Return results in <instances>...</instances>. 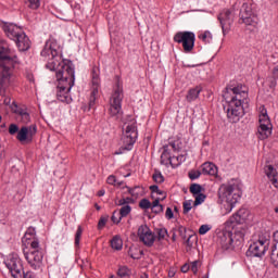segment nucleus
I'll return each mask as SVG.
<instances>
[{"label": "nucleus", "instance_id": "nucleus-1", "mask_svg": "<svg viewBox=\"0 0 278 278\" xmlns=\"http://www.w3.org/2000/svg\"><path fill=\"white\" fill-rule=\"evenodd\" d=\"M41 58H43V62H47L46 68L55 72L56 79H64V77L75 75L73 61L62 59V52L58 50V45L54 42H46L41 51Z\"/></svg>", "mask_w": 278, "mask_h": 278}, {"label": "nucleus", "instance_id": "nucleus-2", "mask_svg": "<svg viewBox=\"0 0 278 278\" xmlns=\"http://www.w3.org/2000/svg\"><path fill=\"white\" fill-rule=\"evenodd\" d=\"M249 98V88L239 84L236 87H227L224 99L227 101V118L229 123H238L244 116V108L242 104Z\"/></svg>", "mask_w": 278, "mask_h": 278}, {"label": "nucleus", "instance_id": "nucleus-3", "mask_svg": "<svg viewBox=\"0 0 278 278\" xmlns=\"http://www.w3.org/2000/svg\"><path fill=\"white\" fill-rule=\"evenodd\" d=\"M26 241L29 250L23 249L24 257L28 262L29 266L34 268V270H38V268H42V260L45 258V251L40 248V241L36 239V228L29 227L23 238V242Z\"/></svg>", "mask_w": 278, "mask_h": 278}, {"label": "nucleus", "instance_id": "nucleus-4", "mask_svg": "<svg viewBox=\"0 0 278 278\" xmlns=\"http://www.w3.org/2000/svg\"><path fill=\"white\" fill-rule=\"evenodd\" d=\"M5 266L13 278H36V275H34L33 271H25L23 261L16 254L9 256L5 261Z\"/></svg>", "mask_w": 278, "mask_h": 278}, {"label": "nucleus", "instance_id": "nucleus-5", "mask_svg": "<svg viewBox=\"0 0 278 278\" xmlns=\"http://www.w3.org/2000/svg\"><path fill=\"white\" fill-rule=\"evenodd\" d=\"M56 80L59 81L56 91L58 101H61V103H70L71 96L68 93L71 92V88L75 86V74Z\"/></svg>", "mask_w": 278, "mask_h": 278}, {"label": "nucleus", "instance_id": "nucleus-6", "mask_svg": "<svg viewBox=\"0 0 278 278\" xmlns=\"http://www.w3.org/2000/svg\"><path fill=\"white\" fill-rule=\"evenodd\" d=\"M233 185H222L218 189V198L222 203H226L228 212L233 210L236 203L240 199L239 194L233 193Z\"/></svg>", "mask_w": 278, "mask_h": 278}, {"label": "nucleus", "instance_id": "nucleus-7", "mask_svg": "<svg viewBox=\"0 0 278 278\" xmlns=\"http://www.w3.org/2000/svg\"><path fill=\"white\" fill-rule=\"evenodd\" d=\"M270 244V236L261 235L258 240L253 242L247 252V255L250 257H262L268 251V245Z\"/></svg>", "mask_w": 278, "mask_h": 278}, {"label": "nucleus", "instance_id": "nucleus-8", "mask_svg": "<svg viewBox=\"0 0 278 278\" xmlns=\"http://www.w3.org/2000/svg\"><path fill=\"white\" fill-rule=\"evenodd\" d=\"M258 123V138L260 140H266L273 134V124L270 117H268V111L264 106L261 108Z\"/></svg>", "mask_w": 278, "mask_h": 278}, {"label": "nucleus", "instance_id": "nucleus-9", "mask_svg": "<svg viewBox=\"0 0 278 278\" xmlns=\"http://www.w3.org/2000/svg\"><path fill=\"white\" fill-rule=\"evenodd\" d=\"M138 139V127L136 123L128 124L123 134V147L122 151H131L134 149V144H136V140Z\"/></svg>", "mask_w": 278, "mask_h": 278}, {"label": "nucleus", "instance_id": "nucleus-10", "mask_svg": "<svg viewBox=\"0 0 278 278\" xmlns=\"http://www.w3.org/2000/svg\"><path fill=\"white\" fill-rule=\"evenodd\" d=\"M197 37L192 31H178L174 36V42L182 45L185 53H190L194 49Z\"/></svg>", "mask_w": 278, "mask_h": 278}, {"label": "nucleus", "instance_id": "nucleus-11", "mask_svg": "<svg viewBox=\"0 0 278 278\" xmlns=\"http://www.w3.org/2000/svg\"><path fill=\"white\" fill-rule=\"evenodd\" d=\"M36 134H38V127L36 124L23 126L16 135V140L22 144H30V142L34 141V136H36Z\"/></svg>", "mask_w": 278, "mask_h": 278}, {"label": "nucleus", "instance_id": "nucleus-12", "mask_svg": "<svg viewBox=\"0 0 278 278\" xmlns=\"http://www.w3.org/2000/svg\"><path fill=\"white\" fill-rule=\"evenodd\" d=\"M122 103H123V87L117 85L111 98V108L110 114L111 116H118L122 112Z\"/></svg>", "mask_w": 278, "mask_h": 278}, {"label": "nucleus", "instance_id": "nucleus-13", "mask_svg": "<svg viewBox=\"0 0 278 278\" xmlns=\"http://www.w3.org/2000/svg\"><path fill=\"white\" fill-rule=\"evenodd\" d=\"M138 238L146 247H152L155 243V235L147 225H142L138 228Z\"/></svg>", "mask_w": 278, "mask_h": 278}, {"label": "nucleus", "instance_id": "nucleus-14", "mask_svg": "<svg viewBox=\"0 0 278 278\" xmlns=\"http://www.w3.org/2000/svg\"><path fill=\"white\" fill-rule=\"evenodd\" d=\"M218 21L223 29V35L227 36L231 31V25H233V14L229 10H224L219 13Z\"/></svg>", "mask_w": 278, "mask_h": 278}, {"label": "nucleus", "instance_id": "nucleus-15", "mask_svg": "<svg viewBox=\"0 0 278 278\" xmlns=\"http://www.w3.org/2000/svg\"><path fill=\"white\" fill-rule=\"evenodd\" d=\"M249 218V210L240 208L235 215H232L229 220L226 222V227H236V225H243Z\"/></svg>", "mask_w": 278, "mask_h": 278}, {"label": "nucleus", "instance_id": "nucleus-16", "mask_svg": "<svg viewBox=\"0 0 278 278\" xmlns=\"http://www.w3.org/2000/svg\"><path fill=\"white\" fill-rule=\"evenodd\" d=\"M97 94H99V74H97V72L93 70L92 71V88H91V93H90V98H89V106H88V111L91 108H94V103L97 101Z\"/></svg>", "mask_w": 278, "mask_h": 278}, {"label": "nucleus", "instance_id": "nucleus-17", "mask_svg": "<svg viewBox=\"0 0 278 278\" xmlns=\"http://www.w3.org/2000/svg\"><path fill=\"white\" fill-rule=\"evenodd\" d=\"M4 34L10 38L11 40H15L21 34H23V30L21 27L10 24V23H2L1 25Z\"/></svg>", "mask_w": 278, "mask_h": 278}, {"label": "nucleus", "instance_id": "nucleus-18", "mask_svg": "<svg viewBox=\"0 0 278 278\" xmlns=\"http://www.w3.org/2000/svg\"><path fill=\"white\" fill-rule=\"evenodd\" d=\"M218 240L222 248L227 251L231 249V245L233 244V232L229 230H223L218 236Z\"/></svg>", "mask_w": 278, "mask_h": 278}, {"label": "nucleus", "instance_id": "nucleus-19", "mask_svg": "<svg viewBox=\"0 0 278 278\" xmlns=\"http://www.w3.org/2000/svg\"><path fill=\"white\" fill-rule=\"evenodd\" d=\"M14 41L18 51H29L31 47V40L25 33L21 34Z\"/></svg>", "mask_w": 278, "mask_h": 278}, {"label": "nucleus", "instance_id": "nucleus-20", "mask_svg": "<svg viewBox=\"0 0 278 278\" xmlns=\"http://www.w3.org/2000/svg\"><path fill=\"white\" fill-rule=\"evenodd\" d=\"M264 172L267 175L268 179H270L273 186L278 188V177H277V169L273 165H266L264 167Z\"/></svg>", "mask_w": 278, "mask_h": 278}, {"label": "nucleus", "instance_id": "nucleus-21", "mask_svg": "<svg viewBox=\"0 0 278 278\" xmlns=\"http://www.w3.org/2000/svg\"><path fill=\"white\" fill-rule=\"evenodd\" d=\"M201 90L202 88L199 86L190 89L186 96L188 103H192V101H197V99H199V94H201Z\"/></svg>", "mask_w": 278, "mask_h": 278}, {"label": "nucleus", "instance_id": "nucleus-22", "mask_svg": "<svg viewBox=\"0 0 278 278\" xmlns=\"http://www.w3.org/2000/svg\"><path fill=\"white\" fill-rule=\"evenodd\" d=\"M240 21L244 25H257V16H255L253 13H247L244 15H239Z\"/></svg>", "mask_w": 278, "mask_h": 278}, {"label": "nucleus", "instance_id": "nucleus-23", "mask_svg": "<svg viewBox=\"0 0 278 278\" xmlns=\"http://www.w3.org/2000/svg\"><path fill=\"white\" fill-rule=\"evenodd\" d=\"M218 173V169L216 168V165L213 163H204L202 165V175H216Z\"/></svg>", "mask_w": 278, "mask_h": 278}, {"label": "nucleus", "instance_id": "nucleus-24", "mask_svg": "<svg viewBox=\"0 0 278 278\" xmlns=\"http://www.w3.org/2000/svg\"><path fill=\"white\" fill-rule=\"evenodd\" d=\"M111 249H114L115 251H121L123 249V239H121V236L116 235L112 238Z\"/></svg>", "mask_w": 278, "mask_h": 278}, {"label": "nucleus", "instance_id": "nucleus-25", "mask_svg": "<svg viewBox=\"0 0 278 278\" xmlns=\"http://www.w3.org/2000/svg\"><path fill=\"white\" fill-rule=\"evenodd\" d=\"M11 110L14 114H16L20 117H22L24 114H27V108L18 106V104H16V102H13Z\"/></svg>", "mask_w": 278, "mask_h": 278}, {"label": "nucleus", "instance_id": "nucleus-26", "mask_svg": "<svg viewBox=\"0 0 278 278\" xmlns=\"http://www.w3.org/2000/svg\"><path fill=\"white\" fill-rule=\"evenodd\" d=\"M151 211L153 214H162L164 212V205L160 204V199H155L152 202Z\"/></svg>", "mask_w": 278, "mask_h": 278}, {"label": "nucleus", "instance_id": "nucleus-27", "mask_svg": "<svg viewBox=\"0 0 278 278\" xmlns=\"http://www.w3.org/2000/svg\"><path fill=\"white\" fill-rule=\"evenodd\" d=\"M117 275L121 278L131 277V269H129V267H127V266H119L117 269Z\"/></svg>", "mask_w": 278, "mask_h": 278}, {"label": "nucleus", "instance_id": "nucleus-28", "mask_svg": "<svg viewBox=\"0 0 278 278\" xmlns=\"http://www.w3.org/2000/svg\"><path fill=\"white\" fill-rule=\"evenodd\" d=\"M244 14H253V7L252 4L249 3H243L241 9H240V13L239 16H242Z\"/></svg>", "mask_w": 278, "mask_h": 278}, {"label": "nucleus", "instance_id": "nucleus-29", "mask_svg": "<svg viewBox=\"0 0 278 278\" xmlns=\"http://www.w3.org/2000/svg\"><path fill=\"white\" fill-rule=\"evenodd\" d=\"M41 0H25V5L29 8V10H38L40 8Z\"/></svg>", "mask_w": 278, "mask_h": 278}, {"label": "nucleus", "instance_id": "nucleus-30", "mask_svg": "<svg viewBox=\"0 0 278 278\" xmlns=\"http://www.w3.org/2000/svg\"><path fill=\"white\" fill-rule=\"evenodd\" d=\"M118 214L121 218H126V216H129V214H131V206L129 204L122 206Z\"/></svg>", "mask_w": 278, "mask_h": 278}, {"label": "nucleus", "instance_id": "nucleus-31", "mask_svg": "<svg viewBox=\"0 0 278 278\" xmlns=\"http://www.w3.org/2000/svg\"><path fill=\"white\" fill-rule=\"evenodd\" d=\"M153 203L149 201V199L144 198L139 201V207L140 210H151Z\"/></svg>", "mask_w": 278, "mask_h": 278}, {"label": "nucleus", "instance_id": "nucleus-32", "mask_svg": "<svg viewBox=\"0 0 278 278\" xmlns=\"http://www.w3.org/2000/svg\"><path fill=\"white\" fill-rule=\"evenodd\" d=\"M202 191L203 187L199 184H191L189 188V192H191V194H201Z\"/></svg>", "mask_w": 278, "mask_h": 278}, {"label": "nucleus", "instance_id": "nucleus-33", "mask_svg": "<svg viewBox=\"0 0 278 278\" xmlns=\"http://www.w3.org/2000/svg\"><path fill=\"white\" fill-rule=\"evenodd\" d=\"M156 235L159 241L164 240L168 236V230L166 228H156Z\"/></svg>", "mask_w": 278, "mask_h": 278}, {"label": "nucleus", "instance_id": "nucleus-34", "mask_svg": "<svg viewBox=\"0 0 278 278\" xmlns=\"http://www.w3.org/2000/svg\"><path fill=\"white\" fill-rule=\"evenodd\" d=\"M200 40H203L205 43L212 42V33L210 30L204 31L202 35L199 36Z\"/></svg>", "mask_w": 278, "mask_h": 278}, {"label": "nucleus", "instance_id": "nucleus-35", "mask_svg": "<svg viewBox=\"0 0 278 278\" xmlns=\"http://www.w3.org/2000/svg\"><path fill=\"white\" fill-rule=\"evenodd\" d=\"M106 182L110 186H117L118 188H121V186H123V181L117 182L116 181V176H114V175L109 176L108 179H106Z\"/></svg>", "mask_w": 278, "mask_h": 278}, {"label": "nucleus", "instance_id": "nucleus-36", "mask_svg": "<svg viewBox=\"0 0 278 278\" xmlns=\"http://www.w3.org/2000/svg\"><path fill=\"white\" fill-rule=\"evenodd\" d=\"M84 233V228L78 226L76 235H75V247H79V242L81 240V235Z\"/></svg>", "mask_w": 278, "mask_h": 278}, {"label": "nucleus", "instance_id": "nucleus-37", "mask_svg": "<svg viewBox=\"0 0 278 278\" xmlns=\"http://www.w3.org/2000/svg\"><path fill=\"white\" fill-rule=\"evenodd\" d=\"M192 210V200H187L182 203V214H188Z\"/></svg>", "mask_w": 278, "mask_h": 278}, {"label": "nucleus", "instance_id": "nucleus-38", "mask_svg": "<svg viewBox=\"0 0 278 278\" xmlns=\"http://www.w3.org/2000/svg\"><path fill=\"white\" fill-rule=\"evenodd\" d=\"M153 181L155 184H164V176L160 172H155L152 176Z\"/></svg>", "mask_w": 278, "mask_h": 278}, {"label": "nucleus", "instance_id": "nucleus-39", "mask_svg": "<svg viewBox=\"0 0 278 278\" xmlns=\"http://www.w3.org/2000/svg\"><path fill=\"white\" fill-rule=\"evenodd\" d=\"M206 197L203 193H198L195 197V200L193 202V206L197 207V205H201L205 201Z\"/></svg>", "mask_w": 278, "mask_h": 278}, {"label": "nucleus", "instance_id": "nucleus-40", "mask_svg": "<svg viewBox=\"0 0 278 278\" xmlns=\"http://www.w3.org/2000/svg\"><path fill=\"white\" fill-rule=\"evenodd\" d=\"M188 176H189V179H191V181H194V179H199V177H201V170L191 169Z\"/></svg>", "mask_w": 278, "mask_h": 278}, {"label": "nucleus", "instance_id": "nucleus-41", "mask_svg": "<svg viewBox=\"0 0 278 278\" xmlns=\"http://www.w3.org/2000/svg\"><path fill=\"white\" fill-rule=\"evenodd\" d=\"M109 219H110V216H108V215L101 216L98 222V229H103V227H105V225H108Z\"/></svg>", "mask_w": 278, "mask_h": 278}, {"label": "nucleus", "instance_id": "nucleus-42", "mask_svg": "<svg viewBox=\"0 0 278 278\" xmlns=\"http://www.w3.org/2000/svg\"><path fill=\"white\" fill-rule=\"evenodd\" d=\"M150 190H151V192H155L156 194H164V197L162 198V201H164V199H166V193L164 191L160 190V187H157V185L150 186Z\"/></svg>", "mask_w": 278, "mask_h": 278}, {"label": "nucleus", "instance_id": "nucleus-43", "mask_svg": "<svg viewBox=\"0 0 278 278\" xmlns=\"http://www.w3.org/2000/svg\"><path fill=\"white\" fill-rule=\"evenodd\" d=\"M111 220L112 223H114L115 225H118V223H121V220H123V217H121L119 213H117L116 211L113 212L112 216H111Z\"/></svg>", "mask_w": 278, "mask_h": 278}, {"label": "nucleus", "instance_id": "nucleus-44", "mask_svg": "<svg viewBox=\"0 0 278 278\" xmlns=\"http://www.w3.org/2000/svg\"><path fill=\"white\" fill-rule=\"evenodd\" d=\"M18 131H20L18 125L10 124V126H9V134H10V136H16V134H18Z\"/></svg>", "mask_w": 278, "mask_h": 278}, {"label": "nucleus", "instance_id": "nucleus-45", "mask_svg": "<svg viewBox=\"0 0 278 278\" xmlns=\"http://www.w3.org/2000/svg\"><path fill=\"white\" fill-rule=\"evenodd\" d=\"M237 242H242L244 240V230H238L235 232V237Z\"/></svg>", "mask_w": 278, "mask_h": 278}, {"label": "nucleus", "instance_id": "nucleus-46", "mask_svg": "<svg viewBox=\"0 0 278 278\" xmlns=\"http://www.w3.org/2000/svg\"><path fill=\"white\" fill-rule=\"evenodd\" d=\"M210 229H212V227H210V225H202L199 228L200 236H205V233H207V231H210Z\"/></svg>", "mask_w": 278, "mask_h": 278}, {"label": "nucleus", "instance_id": "nucleus-47", "mask_svg": "<svg viewBox=\"0 0 278 278\" xmlns=\"http://www.w3.org/2000/svg\"><path fill=\"white\" fill-rule=\"evenodd\" d=\"M128 254L132 260H140L142 255V251H139V254H137V253H134V249L130 248L128 251Z\"/></svg>", "mask_w": 278, "mask_h": 278}, {"label": "nucleus", "instance_id": "nucleus-48", "mask_svg": "<svg viewBox=\"0 0 278 278\" xmlns=\"http://www.w3.org/2000/svg\"><path fill=\"white\" fill-rule=\"evenodd\" d=\"M277 79L278 78H274L273 76L268 78V86L271 90H275V88L277 87Z\"/></svg>", "mask_w": 278, "mask_h": 278}, {"label": "nucleus", "instance_id": "nucleus-49", "mask_svg": "<svg viewBox=\"0 0 278 278\" xmlns=\"http://www.w3.org/2000/svg\"><path fill=\"white\" fill-rule=\"evenodd\" d=\"M20 118H21L22 123H24L25 125H27V123H29L31 121V116H29L28 112H26Z\"/></svg>", "mask_w": 278, "mask_h": 278}, {"label": "nucleus", "instance_id": "nucleus-50", "mask_svg": "<svg viewBox=\"0 0 278 278\" xmlns=\"http://www.w3.org/2000/svg\"><path fill=\"white\" fill-rule=\"evenodd\" d=\"M199 264L200 262L199 261H193L191 263V270L194 275H197V273H199Z\"/></svg>", "mask_w": 278, "mask_h": 278}, {"label": "nucleus", "instance_id": "nucleus-51", "mask_svg": "<svg viewBox=\"0 0 278 278\" xmlns=\"http://www.w3.org/2000/svg\"><path fill=\"white\" fill-rule=\"evenodd\" d=\"M165 217L167 218V220H172V218L175 217V214L173 213V208H170V207L166 208Z\"/></svg>", "mask_w": 278, "mask_h": 278}, {"label": "nucleus", "instance_id": "nucleus-52", "mask_svg": "<svg viewBox=\"0 0 278 278\" xmlns=\"http://www.w3.org/2000/svg\"><path fill=\"white\" fill-rule=\"evenodd\" d=\"M5 159V148L0 147V162Z\"/></svg>", "mask_w": 278, "mask_h": 278}, {"label": "nucleus", "instance_id": "nucleus-53", "mask_svg": "<svg viewBox=\"0 0 278 278\" xmlns=\"http://www.w3.org/2000/svg\"><path fill=\"white\" fill-rule=\"evenodd\" d=\"M271 77L278 79V66H275L271 72Z\"/></svg>", "mask_w": 278, "mask_h": 278}, {"label": "nucleus", "instance_id": "nucleus-54", "mask_svg": "<svg viewBox=\"0 0 278 278\" xmlns=\"http://www.w3.org/2000/svg\"><path fill=\"white\" fill-rule=\"evenodd\" d=\"M163 149H164V151L162 153V157H164V156L166 157V155H168V146H164Z\"/></svg>", "mask_w": 278, "mask_h": 278}, {"label": "nucleus", "instance_id": "nucleus-55", "mask_svg": "<svg viewBox=\"0 0 278 278\" xmlns=\"http://www.w3.org/2000/svg\"><path fill=\"white\" fill-rule=\"evenodd\" d=\"M126 205H129V203H134V198H124Z\"/></svg>", "mask_w": 278, "mask_h": 278}, {"label": "nucleus", "instance_id": "nucleus-56", "mask_svg": "<svg viewBox=\"0 0 278 278\" xmlns=\"http://www.w3.org/2000/svg\"><path fill=\"white\" fill-rule=\"evenodd\" d=\"M116 205H121V206H123V207H124V205H127L126 202H125V198L118 200V202L116 203Z\"/></svg>", "mask_w": 278, "mask_h": 278}, {"label": "nucleus", "instance_id": "nucleus-57", "mask_svg": "<svg viewBox=\"0 0 278 278\" xmlns=\"http://www.w3.org/2000/svg\"><path fill=\"white\" fill-rule=\"evenodd\" d=\"M188 270H190V266L184 265V266L181 267V273H188Z\"/></svg>", "mask_w": 278, "mask_h": 278}, {"label": "nucleus", "instance_id": "nucleus-58", "mask_svg": "<svg viewBox=\"0 0 278 278\" xmlns=\"http://www.w3.org/2000/svg\"><path fill=\"white\" fill-rule=\"evenodd\" d=\"M274 242H278V230L274 232Z\"/></svg>", "mask_w": 278, "mask_h": 278}, {"label": "nucleus", "instance_id": "nucleus-59", "mask_svg": "<svg viewBox=\"0 0 278 278\" xmlns=\"http://www.w3.org/2000/svg\"><path fill=\"white\" fill-rule=\"evenodd\" d=\"M191 239H192V236H190V237L187 239V241H186V243H187L188 247H192V243L190 242Z\"/></svg>", "mask_w": 278, "mask_h": 278}, {"label": "nucleus", "instance_id": "nucleus-60", "mask_svg": "<svg viewBox=\"0 0 278 278\" xmlns=\"http://www.w3.org/2000/svg\"><path fill=\"white\" fill-rule=\"evenodd\" d=\"M105 194V190H100V191H98V197H103Z\"/></svg>", "mask_w": 278, "mask_h": 278}, {"label": "nucleus", "instance_id": "nucleus-61", "mask_svg": "<svg viewBox=\"0 0 278 278\" xmlns=\"http://www.w3.org/2000/svg\"><path fill=\"white\" fill-rule=\"evenodd\" d=\"M3 103H4V105H10V98H5Z\"/></svg>", "mask_w": 278, "mask_h": 278}, {"label": "nucleus", "instance_id": "nucleus-62", "mask_svg": "<svg viewBox=\"0 0 278 278\" xmlns=\"http://www.w3.org/2000/svg\"><path fill=\"white\" fill-rule=\"evenodd\" d=\"M178 231H179V233L181 235V233H184V231H186V229H185L182 226H180V227L178 228Z\"/></svg>", "mask_w": 278, "mask_h": 278}, {"label": "nucleus", "instance_id": "nucleus-63", "mask_svg": "<svg viewBox=\"0 0 278 278\" xmlns=\"http://www.w3.org/2000/svg\"><path fill=\"white\" fill-rule=\"evenodd\" d=\"M275 251H277V245H274L273 250H271V258L275 255Z\"/></svg>", "mask_w": 278, "mask_h": 278}, {"label": "nucleus", "instance_id": "nucleus-64", "mask_svg": "<svg viewBox=\"0 0 278 278\" xmlns=\"http://www.w3.org/2000/svg\"><path fill=\"white\" fill-rule=\"evenodd\" d=\"M140 278H149V275H148V274H142V275L140 276Z\"/></svg>", "mask_w": 278, "mask_h": 278}]
</instances>
